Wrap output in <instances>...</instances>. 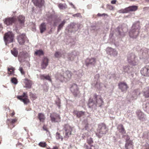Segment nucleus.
<instances>
[{
  "mask_svg": "<svg viewBox=\"0 0 149 149\" xmlns=\"http://www.w3.org/2000/svg\"><path fill=\"white\" fill-rule=\"evenodd\" d=\"M143 96L146 98H149V87L145 88L143 91Z\"/></svg>",
  "mask_w": 149,
  "mask_h": 149,
  "instance_id": "obj_25",
  "label": "nucleus"
},
{
  "mask_svg": "<svg viewBox=\"0 0 149 149\" xmlns=\"http://www.w3.org/2000/svg\"><path fill=\"white\" fill-rule=\"evenodd\" d=\"M66 22L64 20L58 26V31H59L63 27L64 24H65Z\"/></svg>",
  "mask_w": 149,
  "mask_h": 149,
  "instance_id": "obj_38",
  "label": "nucleus"
},
{
  "mask_svg": "<svg viewBox=\"0 0 149 149\" xmlns=\"http://www.w3.org/2000/svg\"><path fill=\"white\" fill-rule=\"evenodd\" d=\"M11 52L12 54L15 56H17L18 54V52L16 49L15 48H13V49L11 50Z\"/></svg>",
  "mask_w": 149,
  "mask_h": 149,
  "instance_id": "obj_36",
  "label": "nucleus"
},
{
  "mask_svg": "<svg viewBox=\"0 0 149 149\" xmlns=\"http://www.w3.org/2000/svg\"><path fill=\"white\" fill-rule=\"evenodd\" d=\"M1 141L0 140V144H1Z\"/></svg>",
  "mask_w": 149,
  "mask_h": 149,
  "instance_id": "obj_61",
  "label": "nucleus"
},
{
  "mask_svg": "<svg viewBox=\"0 0 149 149\" xmlns=\"http://www.w3.org/2000/svg\"><path fill=\"white\" fill-rule=\"evenodd\" d=\"M15 70V68L12 67L8 68L7 69L8 74L9 75H13L14 73Z\"/></svg>",
  "mask_w": 149,
  "mask_h": 149,
  "instance_id": "obj_33",
  "label": "nucleus"
},
{
  "mask_svg": "<svg viewBox=\"0 0 149 149\" xmlns=\"http://www.w3.org/2000/svg\"><path fill=\"white\" fill-rule=\"evenodd\" d=\"M72 74V73L69 70L66 71L64 72V74L65 79L67 80H68L70 79Z\"/></svg>",
  "mask_w": 149,
  "mask_h": 149,
  "instance_id": "obj_22",
  "label": "nucleus"
},
{
  "mask_svg": "<svg viewBox=\"0 0 149 149\" xmlns=\"http://www.w3.org/2000/svg\"><path fill=\"white\" fill-rule=\"evenodd\" d=\"M146 1L147 2H149V0H146Z\"/></svg>",
  "mask_w": 149,
  "mask_h": 149,
  "instance_id": "obj_60",
  "label": "nucleus"
},
{
  "mask_svg": "<svg viewBox=\"0 0 149 149\" xmlns=\"http://www.w3.org/2000/svg\"><path fill=\"white\" fill-rule=\"evenodd\" d=\"M56 137L57 139H61V141H63V136H61L60 134L58 132L56 134Z\"/></svg>",
  "mask_w": 149,
  "mask_h": 149,
  "instance_id": "obj_39",
  "label": "nucleus"
},
{
  "mask_svg": "<svg viewBox=\"0 0 149 149\" xmlns=\"http://www.w3.org/2000/svg\"><path fill=\"white\" fill-rule=\"evenodd\" d=\"M74 114L76 115L77 117L78 118L84 115L85 112L82 111H79L77 110H74L73 112Z\"/></svg>",
  "mask_w": 149,
  "mask_h": 149,
  "instance_id": "obj_20",
  "label": "nucleus"
},
{
  "mask_svg": "<svg viewBox=\"0 0 149 149\" xmlns=\"http://www.w3.org/2000/svg\"><path fill=\"white\" fill-rule=\"evenodd\" d=\"M107 9L110 10H113L114 9V7L110 5L107 4Z\"/></svg>",
  "mask_w": 149,
  "mask_h": 149,
  "instance_id": "obj_46",
  "label": "nucleus"
},
{
  "mask_svg": "<svg viewBox=\"0 0 149 149\" xmlns=\"http://www.w3.org/2000/svg\"><path fill=\"white\" fill-rule=\"evenodd\" d=\"M54 56L56 58H59L61 56V54L60 52H57L55 53Z\"/></svg>",
  "mask_w": 149,
  "mask_h": 149,
  "instance_id": "obj_43",
  "label": "nucleus"
},
{
  "mask_svg": "<svg viewBox=\"0 0 149 149\" xmlns=\"http://www.w3.org/2000/svg\"><path fill=\"white\" fill-rule=\"evenodd\" d=\"M95 104V102L93 101L92 98H90L89 99L88 105L90 107H92Z\"/></svg>",
  "mask_w": 149,
  "mask_h": 149,
  "instance_id": "obj_35",
  "label": "nucleus"
},
{
  "mask_svg": "<svg viewBox=\"0 0 149 149\" xmlns=\"http://www.w3.org/2000/svg\"><path fill=\"white\" fill-rule=\"evenodd\" d=\"M87 143L89 145L85 144L84 148L86 149H98V146L97 145H93L92 144L93 143V139L91 137L88 138L86 140Z\"/></svg>",
  "mask_w": 149,
  "mask_h": 149,
  "instance_id": "obj_3",
  "label": "nucleus"
},
{
  "mask_svg": "<svg viewBox=\"0 0 149 149\" xmlns=\"http://www.w3.org/2000/svg\"><path fill=\"white\" fill-rule=\"evenodd\" d=\"M49 61V60L47 57H44L43 58L41 65L42 69H44L46 68L48 65Z\"/></svg>",
  "mask_w": 149,
  "mask_h": 149,
  "instance_id": "obj_15",
  "label": "nucleus"
},
{
  "mask_svg": "<svg viewBox=\"0 0 149 149\" xmlns=\"http://www.w3.org/2000/svg\"><path fill=\"white\" fill-rule=\"evenodd\" d=\"M107 53L110 55L115 56H116L117 54L118 53L117 51L115 49L111 48L108 47L107 49Z\"/></svg>",
  "mask_w": 149,
  "mask_h": 149,
  "instance_id": "obj_18",
  "label": "nucleus"
},
{
  "mask_svg": "<svg viewBox=\"0 0 149 149\" xmlns=\"http://www.w3.org/2000/svg\"><path fill=\"white\" fill-rule=\"evenodd\" d=\"M125 137H126L125 140H126V143H127L128 142H132V141H131L130 140V136L128 135H126L125 136Z\"/></svg>",
  "mask_w": 149,
  "mask_h": 149,
  "instance_id": "obj_44",
  "label": "nucleus"
},
{
  "mask_svg": "<svg viewBox=\"0 0 149 149\" xmlns=\"http://www.w3.org/2000/svg\"><path fill=\"white\" fill-rule=\"evenodd\" d=\"M136 114L138 118L140 120H143L145 119V115L140 110H138L136 112Z\"/></svg>",
  "mask_w": 149,
  "mask_h": 149,
  "instance_id": "obj_21",
  "label": "nucleus"
},
{
  "mask_svg": "<svg viewBox=\"0 0 149 149\" xmlns=\"http://www.w3.org/2000/svg\"><path fill=\"white\" fill-rule=\"evenodd\" d=\"M119 88L122 91H125L127 90L129 87L126 83L125 82H121L118 84Z\"/></svg>",
  "mask_w": 149,
  "mask_h": 149,
  "instance_id": "obj_13",
  "label": "nucleus"
},
{
  "mask_svg": "<svg viewBox=\"0 0 149 149\" xmlns=\"http://www.w3.org/2000/svg\"><path fill=\"white\" fill-rule=\"evenodd\" d=\"M132 142H128L126 143L125 148L126 149H133V145Z\"/></svg>",
  "mask_w": 149,
  "mask_h": 149,
  "instance_id": "obj_32",
  "label": "nucleus"
},
{
  "mask_svg": "<svg viewBox=\"0 0 149 149\" xmlns=\"http://www.w3.org/2000/svg\"><path fill=\"white\" fill-rule=\"evenodd\" d=\"M54 26H56V24H55V22H54Z\"/></svg>",
  "mask_w": 149,
  "mask_h": 149,
  "instance_id": "obj_59",
  "label": "nucleus"
},
{
  "mask_svg": "<svg viewBox=\"0 0 149 149\" xmlns=\"http://www.w3.org/2000/svg\"><path fill=\"white\" fill-rule=\"evenodd\" d=\"M140 29L141 27L139 22H136L134 24L129 32L130 37L133 38H136L139 34Z\"/></svg>",
  "mask_w": 149,
  "mask_h": 149,
  "instance_id": "obj_1",
  "label": "nucleus"
},
{
  "mask_svg": "<svg viewBox=\"0 0 149 149\" xmlns=\"http://www.w3.org/2000/svg\"><path fill=\"white\" fill-rule=\"evenodd\" d=\"M39 29L40 31V32L42 33L46 30V24L45 23H42L39 26Z\"/></svg>",
  "mask_w": 149,
  "mask_h": 149,
  "instance_id": "obj_26",
  "label": "nucleus"
},
{
  "mask_svg": "<svg viewBox=\"0 0 149 149\" xmlns=\"http://www.w3.org/2000/svg\"><path fill=\"white\" fill-rule=\"evenodd\" d=\"M96 62V59L94 58H88L86 61V65L87 66H88L90 64L94 65Z\"/></svg>",
  "mask_w": 149,
  "mask_h": 149,
  "instance_id": "obj_17",
  "label": "nucleus"
},
{
  "mask_svg": "<svg viewBox=\"0 0 149 149\" xmlns=\"http://www.w3.org/2000/svg\"><path fill=\"white\" fill-rule=\"evenodd\" d=\"M97 16H99V17L102 16H108V15L107 14H105V13H103L102 14H101L100 13H98L97 14Z\"/></svg>",
  "mask_w": 149,
  "mask_h": 149,
  "instance_id": "obj_49",
  "label": "nucleus"
},
{
  "mask_svg": "<svg viewBox=\"0 0 149 149\" xmlns=\"http://www.w3.org/2000/svg\"><path fill=\"white\" fill-rule=\"evenodd\" d=\"M3 21L4 23L8 26L12 25L13 23L15 22L16 21V19L15 17H12L6 18Z\"/></svg>",
  "mask_w": 149,
  "mask_h": 149,
  "instance_id": "obj_9",
  "label": "nucleus"
},
{
  "mask_svg": "<svg viewBox=\"0 0 149 149\" xmlns=\"http://www.w3.org/2000/svg\"><path fill=\"white\" fill-rule=\"evenodd\" d=\"M17 98L21 101L23 102L25 104H27L30 102L28 98L27 92L23 93L22 95L18 96Z\"/></svg>",
  "mask_w": 149,
  "mask_h": 149,
  "instance_id": "obj_6",
  "label": "nucleus"
},
{
  "mask_svg": "<svg viewBox=\"0 0 149 149\" xmlns=\"http://www.w3.org/2000/svg\"><path fill=\"white\" fill-rule=\"evenodd\" d=\"M38 118L40 122L43 123L45 122V117L44 114L42 113H39L38 114Z\"/></svg>",
  "mask_w": 149,
  "mask_h": 149,
  "instance_id": "obj_24",
  "label": "nucleus"
},
{
  "mask_svg": "<svg viewBox=\"0 0 149 149\" xmlns=\"http://www.w3.org/2000/svg\"><path fill=\"white\" fill-rule=\"evenodd\" d=\"M25 80L26 81L25 83V87L29 88H31L32 81L27 79H25Z\"/></svg>",
  "mask_w": 149,
  "mask_h": 149,
  "instance_id": "obj_29",
  "label": "nucleus"
},
{
  "mask_svg": "<svg viewBox=\"0 0 149 149\" xmlns=\"http://www.w3.org/2000/svg\"><path fill=\"white\" fill-rule=\"evenodd\" d=\"M127 8L128 10V12L130 11H135L138 9V6H130Z\"/></svg>",
  "mask_w": 149,
  "mask_h": 149,
  "instance_id": "obj_30",
  "label": "nucleus"
},
{
  "mask_svg": "<svg viewBox=\"0 0 149 149\" xmlns=\"http://www.w3.org/2000/svg\"><path fill=\"white\" fill-rule=\"evenodd\" d=\"M141 73L144 76H149V66L146 65L142 68L141 70Z\"/></svg>",
  "mask_w": 149,
  "mask_h": 149,
  "instance_id": "obj_11",
  "label": "nucleus"
},
{
  "mask_svg": "<svg viewBox=\"0 0 149 149\" xmlns=\"http://www.w3.org/2000/svg\"><path fill=\"white\" fill-rule=\"evenodd\" d=\"M17 121V119L15 118L12 119H7V123L9 125V124H13Z\"/></svg>",
  "mask_w": 149,
  "mask_h": 149,
  "instance_id": "obj_34",
  "label": "nucleus"
},
{
  "mask_svg": "<svg viewBox=\"0 0 149 149\" xmlns=\"http://www.w3.org/2000/svg\"><path fill=\"white\" fill-rule=\"evenodd\" d=\"M118 12L120 13H125L128 12L127 8H126L124 9H121L118 11Z\"/></svg>",
  "mask_w": 149,
  "mask_h": 149,
  "instance_id": "obj_37",
  "label": "nucleus"
},
{
  "mask_svg": "<svg viewBox=\"0 0 149 149\" xmlns=\"http://www.w3.org/2000/svg\"><path fill=\"white\" fill-rule=\"evenodd\" d=\"M116 2V0H113L111 1V3L112 4H115Z\"/></svg>",
  "mask_w": 149,
  "mask_h": 149,
  "instance_id": "obj_50",
  "label": "nucleus"
},
{
  "mask_svg": "<svg viewBox=\"0 0 149 149\" xmlns=\"http://www.w3.org/2000/svg\"><path fill=\"white\" fill-rule=\"evenodd\" d=\"M43 129L45 130L48 131L47 129V128L46 126L45 125H44L43 126Z\"/></svg>",
  "mask_w": 149,
  "mask_h": 149,
  "instance_id": "obj_52",
  "label": "nucleus"
},
{
  "mask_svg": "<svg viewBox=\"0 0 149 149\" xmlns=\"http://www.w3.org/2000/svg\"><path fill=\"white\" fill-rule=\"evenodd\" d=\"M52 149H58V148L56 146H54Z\"/></svg>",
  "mask_w": 149,
  "mask_h": 149,
  "instance_id": "obj_55",
  "label": "nucleus"
},
{
  "mask_svg": "<svg viewBox=\"0 0 149 149\" xmlns=\"http://www.w3.org/2000/svg\"><path fill=\"white\" fill-rule=\"evenodd\" d=\"M149 8V7H145L143 8V9L144 10H148Z\"/></svg>",
  "mask_w": 149,
  "mask_h": 149,
  "instance_id": "obj_56",
  "label": "nucleus"
},
{
  "mask_svg": "<svg viewBox=\"0 0 149 149\" xmlns=\"http://www.w3.org/2000/svg\"><path fill=\"white\" fill-rule=\"evenodd\" d=\"M144 149H149V144L145 145Z\"/></svg>",
  "mask_w": 149,
  "mask_h": 149,
  "instance_id": "obj_51",
  "label": "nucleus"
},
{
  "mask_svg": "<svg viewBox=\"0 0 149 149\" xmlns=\"http://www.w3.org/2000/svg\"><path fill=\"white\" fill-rule=\"evenodd\" d=\"M58 7L61 9H64L67 7L66 5H64L62 3L59 4L58 5Z\"/></svg>",
  "mask_w": 149,
  "mask_h": 149,
  "instance_id": "obj_41",
  "label": "nucleus"
},
{
  "mask_svg": "<svg viewBox=\"0 0 149 149\" xmlns=\"http://www.w3.org/2000/svg\"><path fill=\"white\" fill-rule=\"evenodd\" d=\"M19 70L20 71V72L22 75H24L25 74V72L23 68L22 67H19Z\"/></svg>",
  "mask_w": 149,
  "mask_h": 149,
  "instance_id": "obj_47",
  "label": "nucleus"
},
{
  "mask_svg": "<svg viewBox=\"0 0 149 149\" xmlns=\"http://www.w3.org/2000/svg\"><path fill=\"white\" fill-rule=\"evenodd\" d=\"M16 21H17L21 25H23L25 21V17L22 15H20L16 17Z\"/></svg>",
  "mask_w": 149,
  "mask_h": 149,
  "instance_id": "obj_14",
  "label": "nucleus"
},
{
  "mask_svg": "<svg viewBox=\"0 0 149 149\" xmlns=\"http://www.w3.org/2000/svg\"><path fill=\"white\" fill-rule=\"evenodd\" d=\"M16 133V134H17V133L16 132H15Z\"/></svg>",
  "mask_w": 149,
  "mask_h": 149,
  "instance_id": "obj_62",
  "label": "nucleus"
},
{
  "mask_svg": "<svg viewBox=\"0 0 149 149\" xmlns=\"http://www.w3.org/2000/svg\"><path fill=\"white\" fill-rule=\"evenodd\" d=\"M80 15L79 13H77L76 14H74L73 15V16L74 17H78Z\"/></svg>",
  "mask_w": 149,
  "mask_h": 149,
  "instance_id": "obj_53",
  "label": "nucleus"
},
{
  "mask_svg": "<svg viewBox=\"0 0 149 149\" xmlns=\"http://www.w3.org/2000/svg\"><path fill=\"white\" fill-rule=\"evenodd\" d=\"M32 2L35 6L40 8L44 6L45 3L44 0H32Z\"/></svg>",
  "mask_w": 149,
  "mask_h": 149,
  "instance_id": "obj_12",
  "label": "nucleus"
},
{
  "mask_svg": "<svg viewBox=\"0 0 149 149\" xmlns=\"http://www.w3.org/2000/svg\"><path fill=\"white\" fill-rule=\"evenodd\" d=\"M58 106L59 107V108H60V104H59L58 105Z\"/></svg>",
  "mask_w": 149,
  "mask_h": 149,
  "instance_id": "obj_58",
  "label": "nucleus"
},
{
  "mask_svg": "<svg viewBox=\"0 0 149 149\" xmlns=\"http://www.w3.org/2000/svg\"><path fill=\"white\" fill-rule=\"evenodd\" d=\"M50 117L52 122H58L60 121L61 118L58 114L53 113L50 114Z\"/></svg>",
  "mask_w": 149,
  "mask_h": 149,
  "instance_id": "obj_8",
  "label": "nucleus"
},
{
  "mask_svg": "<svg viewBox=\"0 0 149 149\" xmlns=\"http://www.w3.org/2000/svg\"><path fill=\"white\" fill-rule=\"evenodd\" d=\"M93 97L96 100L95 104L96 106L101 107L103 104V101L102 99L100 96L98 98L97 97V95L95 94L93 95Z\"/></svg>",
  "mask_w": 149,
  "mask_h": 149,
  "instance_id": "obj_10",
  "label": "nucleus"
},
{
  "mask_svg": "<svg viewBox=\"0 0 149 149\" xmlns=\"http://www.w3.org/2000/svg\"><path fill=\"white\" fill-rule=\"evenodd\" d=\"M24 57L26 58L27 57H29L30 56L29 54L26 52H22Z\"/></svg>",
  "mask_w": 149,
  "mask_h": 149,
  "instance_id": "obj_48",
  "label": "nucleus"
},
{
  "mask_svg": "<svg viewBox=\"0 0 149 149\" xmlns=\"http://www.w3.org/2000/svg\"><path fill=\"white\" fill-rule=\"evenodd\" d=\"M47 149H52L51 148H50V147H47Z\"/></svg>",
  "mask_w": 149,
  "mask_h": 149,
  "instance_id": "obj_57",
  "label": "nucleus"
},
{
  "mask_svg": "<svg viewBox=\"0 0 149 149\" xmlns=\"http://www.w3.org/2000/svg\"><path fill=\"white\" fill-rule=\"evenodd\" d=\"M25 35L22 34L18 36L17 39L18 41L20 44L23 45L25 42Z\"/></svg>",
  "mask_w": 149,
  "mask_h": 149,
  "instance_id": "obj_16",
  "label": "nucleus"
},
{
  "mask_svg": "<svg viewBox=\"0 0 149 149\" xmlns=\"http://www.w3.org/2000/svg\"><path fill=\"white\" fill-rule=\"evenodd\" d=\"M14 35L11 32L9 31L6 33L4 36V40L6 44L9 43L13 42Z\"/></svg>",
  "mask_w": 149,
  "mask_h": 149,
  "instance_id": "obj_4",
  "label": "nucleus"
},
{
  "mask_svg": "<svg viewBox=\"0 0 149 149\" xmlns=\"http://www.w3.org/2000/svg\"><path fill=\"white\" fill-rule=\"evenodd\" d=\"M38 145L41 147L45 148L47 146V144L45 142H41L39 143Z\"/></svg>",
  "mask_w": 149,
  "mask_h": 149,
  "instance_id": "obj_40",
  "label": "nucleus"
},
{
  "mask_svg": "<svg viewBox=\"0 0 149 149\" xmlns=\"http://www.w3.org/2000/svg\"><path fill=\"white\" fill-rule=\"evenodd\" d=\"M70 90L74 97H79L80 96V92L77 84H73L70 88Z\"/></svg>",
  "mask_w": 149,
  "mask_h": 149,
  "instance_id": "obj_5",
  "label": "nucleus"
},
{
  "mask_svg": "<svg viewBox=\"0 0 149 149\" xmlns=\"http://www.w3.org/2000/svg\"><path fill=\"white\" fill-rule=\"evenodd\" d=\"M11 81L12 83L15 84H16L18 82L17 79L15 77H13L11 78Z\"/></svg>",
  "mask_w": 149,
  "mask_h": 149,
  "instance_id": "obj_42",
  "label": "nucleus"
},
{
  "mask_svg": "<svg viewBox=\"0 0 149 149\" xmlns=\"http://www.w3.org/2000/svg\"><path fill=\"white\" fill-rule=\"evenodd\" d=\"M117 129L119 132L122 134H125L126 133V131L124 128L123 125L122 124H119L118 125Z\"/></svg>",
  "mask_w": 149,
  "mask_h": 149,
  "instance_id": "obj_27",
  "label": "nucleus"
},
{
  "mask_svg": "<svg viewBox=\"0 0 149 149\" xmlns=\"http://www.w3.org/2000/svg\"><path fill=\"white\" fill-rule=\"evenodd\" d=\"M40 78L41 79L44 80L45 79L51 82H52V80L51 77L49 75H45L44 74L41 75L40 76Z\"/></svg>",
  "mask_w": 149,
  "mask_h": 149,
  "instance_id": "obj_28",
  "label": "nucleus"
},
{
  "mask_svg": "<svg viewBox=\"0 0 149 149\" xmlns=\"http://www.w3.org/2000/svg\"><path fill=\"white\" fill-rule=\"evenodd\" d=\"M30 96L31 98L33 100L36 99L37 97L35 94L31 93L30 95Z\"/></svg>",
  "mask_w": 149,
  "mask_h": 149,
  "instance_id": "obj_45",
  "label": "nucleus"
},
{
  "mask_svg": "<svg viewBox=\"0 0 149 149\" xmlns=\"http://www.w3.org/2000/svg\"><path fill=\"white\" fill-rule=\"evenodd\" d=\"M44 54L43 51L41 49H36L35 51L34 55L36 56H40Z\"/></svg>",
  "mask_w": 149,
  "mask_h": 149,
  "instance_id": "obj_31",
  "label": "nucleus"
},
{
  "mask_svg": "<svg viewBox=\"0 0 149 149\" xmlns=\"http://www.w3.org/2000/svg\"><path fill=\"white\" fill-rule=\"evenodd\" d=\"M15 114V113L14 111H13L12 113L10 114V115L11 116H13Z\"/></svg>",
  "mask_w": 149,
  "mask_h": 149,
  "instance_id": "obj_54",
  "label": "nucleus"
},
{
  "mask_svg": "<svg viewBox=\"0 0 149 149\" xmlns=\"http://www.w3.org/2000/svg\"><path fill=\"white\" fill-rule=\"evenodd\" d=\"M135 57V55L133 54L129 55L128 57V62L132 64L133 62L134 61Z\"/></svg>",
  "mask_w": 149,
  "mask_h": 149,
  "instance_id": "obj_23",
  "label": "nucleus"
},
{
  "mask_svg": "<svg viewBox=\"0 0 149 149\" xmlns=\"http://www.w3.org/2000/svg\"><path fill=\"white\" fill-rule=\"evenodd\" d=\"M98 128L97 132L96 133V135L99 138H100L102 135L106 133L107 131V129L105 124L103 123H102L99 125Z\"/></svg>",
  "mask_w": 149,
  "mask_h": 149,
  "instance_id": "obj_2",
  "label": "nucleus"
},
{
  "mask_svg": "<svg viewBox=\"0 0 149 149\" xmlns=\"http://www.w3.org/2000/svg\"><path fill=\"white\" fill-rule=\"evenodd\" d=\"M64 74V72L63 71L61 73L58 74L56 77L57 79L59 80L61 82L64 81L65 77Z\"/></svg>",
  "mask_w": 149,
  "mask_h": 149,
  "instance_id": "obj_19",
  "label": "nucleus"
},
{
  "mask_svg": "<svg viewBox=\"0 0 149 149\" xmlns=\"http://www.w3.org/2000/svg\"><path fill=\"white\" fill-rule=\"evenodd\" d=\"M64 130L65 131V138H68L71 134L72 131V127L68 124H66L64 125Z\"/></svg>",
  "mask_w": 149,
  "mask_h": 149,
  "instance_id": "obj_7",
  "label": "nucleus"
}]
</instances>
